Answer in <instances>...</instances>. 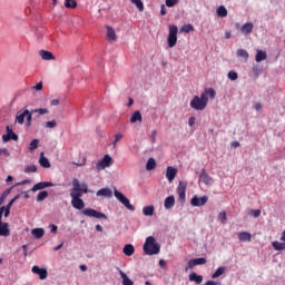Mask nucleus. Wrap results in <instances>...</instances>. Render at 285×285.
Wrapping results in <instances>:
<instances>
[{
	"instance_id": "2",
	"label": "nucleus",
	"mask_w": 285,
	"mask_h": 285,
	"mask_svg": "<svg viewBox=\"0 0 285 285\" xmlns=\"http://www.w3.org/2000/svg\"><path fill=\"white\" fill-rule=\"evenodd\" d=\"M142 248H144L145 255H159L161 250V245L157 243V239H155V236H148L146 238V242Z\"/></svg>"
},
{
	"instance_id": "5",
	"label": "nucleus",
	"mask_w": 285,
	"mask_h": 285,
	"mask_svg": "<svg viewBox=\"0 0 285 285\" xmlns=\"http://www.w3.org/2000/svg\"><path fill=\"white\" fill-rule=\"evenodd\" d=\"M110 166H112V157L105 155V157L96 164V170L101 173V170L110 168Z\"/></svg>"
},
{
	"instance_id": "41",
	"label": "nucleus",
	"mask_w": 285,
	"mask_h": 285,
	"mask_svg": "<svg viewBox=\"0 0 285 285\" xmlns=\"http://www.w3.org/2000/svg\"><path fill=\"white\" fill-rule=\"evenodd\" d=\"M193 30H195V27H193V24H184L180 28V32H185L186 35H188V32H193Z\"/></svg>"
},
{
	"instance_id": "40",
	"label": "nucleus",
	"mask_w": 285,
	"mask_h": 285,
	"mask_svg": "<svg viewBox=\"0 0 285 285\" xmlns=\"http://www.w3.org/2000/svg\"><path fill=\"white\" fill-rule=\"evenodd\" d=\"M134 6L139 10V12H144V2L141 0H130Z\"/></svg>"
},
{
	"instance_id": "4",
	"label": "nucleus",
	"mask_w": 285,
	"mask_h": 285,
	"mask_svg": "<svg viewBox=\"0 0 285 285\" xmlns=\"http://www.w3.org/2000/svg\"><path fill=\"white\" fill-rule=\"evenodd\" d=\"M114 195H115L116 199H118V202H120V204H124L125 208H127L128 210L135 212V206L132 204H130V199L125 197L124 194H121V191L115 189Z\"/></svg>"
},
{
	"instance_id": "6",
	"label": "nucleus",
	"mask_w": 285,
	"mask_h": 285,
	"mask_svg": "<svg viewBox=\"0 0 285 285\" xmlns=\"http://www.w3.org/2000/svg\"><path fill=\"white\" fill-rule=\"evenodd\" d=\"M81 214L86 217H94L95 219H108V216H106V214L92 208L82 209Z\"/></svg>"
},
{
	"instance_id": "39",
	"label": "nucleus",
	"mask_w": 285,
	"mask_h": 285,
	"mask_svg": "<svg viewBox=\"0 0 285 285\" xmlns=\"http://www.w3.org/2000/svg\"><path fill=\"white\" fill-rule=\"evenodd\" d=\"M65 8H68V9L77 8V0H65Z\"/></svg>"
},
{
	"instance_id": "45",
	"label": "nucleus",
	"mask_w": 285,
	"mask_h": 285,
	"mask_svg": "<svg viewBox=\"0 0 285 285\" xmlns=\"http://www.w3.org/2000/svg\"><path fill=\"white\" fill-rule=\"evenodd\" d=\"M227 77H228V79H230V81H237L239 76L237 75V72L235 70H232L228 72Z\"/></svg>"
},
{
	"instance_id": "31",
	"label": "nucleus",
	"mask_w": 285,
	"mask_h": 285,
	"mask_svg": "<svg viewBox=\"0 0 285 285\" xmlns=\"http://www.w3.org/2000/svg\"><path fill=\"white\" fill-rule=\"evenodd\" d=\"M26 115H29V114H28V109H26L23 112L18 114V115L16 116V121H17L18 124H20V126H23V122L26 121Z\"/></svg>"
},
{
	"instance_id": "27",
	"label": "nucleus",
	"mask_w": 285,
	"mask_h": 285,
	"mask_svg": "<svg viewBox=\"0 0 285 285\" xmlns=\"http://www.w3.org/2000/svg\"><path fill=\"white\" fill-rule=\"evenodd\" d=\"M141 111L137 110L131 115L130 124H137V121H142Z\"/></svg>"
},
{
	"instance_id": "43",
	"label": "nucleus",
	"mask_w": 285,
	"mask_h": 285,
	"mask_svg": "<svg viewBox=\"0 0 285 285\" xmlns=\"http://www.w3.org/2000/svg\"><path fill=\"white\" fill-rule=\"evenodd\" d=\"M47 197H48V191L47 190H42V191H40L38 194L37 202H43Z\"/></svg>"
},
{
	"instance_id": "46",
	"label": "nucleus",
	"mask_w": 285,
	"mask_h": 285,
	"mask_svg": "<svg viewBox=\"0 0 285 285\" xmlns=\"http://www.w3.org/2000/svg\"><path fill=\"white\" fill-rule=\"evenodd\" d=\"M45 128H49V129L57 128V120H49L45 122Z\"/></svg>"
},
{
	"instance_id": "13",
	"label": "nucleus",
	"mask_w": 285,
	"mask_h": 285,
	"mask_svg": "<svg viewBox=\"0 0 285 285\" xmlns=\"http://www.w3.org/2000/svg\"><path fill=\"white\" fill-rule=\"evenodd\" d=\"M31 272L35 274V275H39V278L40 279H46L48 277V269L46 268H40L39 266H33Z\"/></svg>"
},
{
	"instance_id": "44",
	"label": "nucleus",
	"mask_w": 285,
	"mask_h": 285,
	"mask_svg": "<svg viewBox=\"0 0 285 285\" xmlns=\"http://www.w3.org/2000/svg\"><path fill=\"white\" fill-rule=\"evenodd\" d=\"M37 148H39V139H33L29 144V150H37Z\"/></svg>"
},
{
	"instance_id": "20",
	"label": "nucleus",
	"mask_w": 285,
	"mask_h": 285,
	"mask_svg": "<svg viewBox=\"0 0 285 285\" xmlns=\"http://www.w3.org/2000/svg\"><path fill=\"white\" fill-rule=\"evenodd\" d=\"M97 197H112V190L110 188H101L97 191Z\"/></svg>"
},
{
	"instance_id": "26",
	"label": "nucleus",
	"mask_w": 285,
	"mask_h": 285,
	"mask_svg": "<svg viewBox=\"0 0 285 285\" xmlns=\"http://www.w3.org/2000/svg\"><path fill=\"white\" fill-rule=\"evenodd\" d=\"M142 215H145V217H153V215H155V206L150 205L144 207Z\"/></svg>"
},
{
	"instance_id": "53",
	"label": "nucleus",
	"mask_w": 285,
	"mask_h": 285,
	"mask_svg": "<svg viewBox=\"0 0 285 285\" xmlns=\"http://www.w3.org/2000/svg\"><path fill=\"white\" fill-rule=\"evenodd\" d=\"M33 90H37V91L43 90V82H42V81L38 82V83L33 87Z\"/></svg>"
},
{
	"instance_id": "56",
	"label": "nucleus",
	"mask_w": 285,
	"mask_h": 285,
	"mask_svg": "<svg viewBox=\"0 0 285 285\" xmlns=\"http://www.w3.org/2000/svg\"><path fill=\"white\" fill-rule=\"evenodd\" d=\"M204 285H222V283L215 281H207Z\"/></svg>"
},
{
	"instance_id": "19",
	"label": "nucleus",
	"mask_w": 285,
	"mask_h": 285,
	"mask_svg": "<svg viewBox=\"0 0 285 285\" xmlns=\"http://www.w3.org/2000/svg\"><path fill=\"white\" fill-rule=\"evenodd\" d=\"M39 55L45 61H55V55H52L50 51L40 50Z\"/></svg>"
},
{
	"instance_id": "61",
	"label": "nucleus",
	"mask_w": 285,
	"mask_h": 285,
	"mask_svg": "<svg viewBox=\"0 0 285 285\" xmlns=\"http://www.w3.org/2000/svg\"><path fill=\"white\" fill-rule=\"evenodd\" d=\"M14 204V199H11L8 205L6 206V208H12V205Z\"/></svg>"
},
{
	"instance_id": "9",
	"label": "nucleus",
	"mask_w": 285,
	"mask_h": 285,
	"mask_svg": "<svg viewBox=\"0 0 285 285\" xmlns=\"http://www.w3.org/2000/svg\"><path fill=\"white\" fill-rule=\"evenodd\" d=\"M208 105L202 100L199 96H195L190 101V108L194 110H206Z\"/></svg>"
},
{
	"instance_id": "50",
	"label": "nucleus",
	"mask_w": 285,
	"mask_h": 285,
	"mask_svg": "<svg viewBox=\"0 0 285 285\" xmlns=\"http://www.w3.org/2000/svg\"><path fill=\"white\" fill-rule=\"evenodd\" d=\"M249 215H252L253 217L257 218L262 215V210L261 209H250L249 210Z\"/></svg>"
},
{
	"instance_id": "49",
	"label": "nucleus",
	"mask_w": 285,
	"mask_h": 285,
	"mask_svg": "<svg viewBox=\"0 0 285 285\" xmlns=\"http://www.w3.org/2000/svg\"><path fill=\"white\" fill-rule=\"evenodd\" d=\"M24 173H27V174L37 173V167L35 165L27 166L24 168Z\"/></svg>"
},
{
	"instance_id": "60",
	"label": "nucleus",
	"mask_w": 285,
	"mask_h": 285,
	"mask_svg": "<svg viewBox=\"0 0 285 285\" xmlns=\"http://www.w3.org/2000/svg\"><path fill=\"white\" fill-rule=\"evenodd\" d=\"M59 99L51 100V106H59Z\"/></svg>"
},
{
	"instance_id": "18",
	"label": "nucleus",
	"mask_w": 285,
	"mask_h": 285,
	"mask_svg": "<svg viewBox=\"0 0 285 285\" xmlns=\"http://www.w3.org/2000/svg\"><path fill=\"white\" fill-rule=\"evenodd\" d=\"M199 180L203 181V184H205L206 186H213V177L206 174V169L202 170Z\"/></svg>"
},
{
	"instance_id": "55",
	"label": "nucleus",
	"mask_w": 285,
	"mask_h": 285,
	"mask_svg": "<svg viewBox=\"0 0 285 285\" xmlns=\"http://www.w3.org/2000/svg\"><path fill=\"white\" fill-rule=\"evenodd\" d=\"M26 184H30V180L26 179V180L14 184L13 186H14V188H17V186H23Z\"/></svg>"
},
{
	"instance_id": "29",
	"label": "nucleus",
	"mask_w": 285,
	"mask_h": 285,
	"mask_svg": "<svg viewBox=\"0 0 285 285\" xmlns=\"http://www.w3.org/2000/svg\"><path fill=\"white\" fill-rule=\"evenodd\" d=\"M31 235H33L36 239H41V237L46 235V230H43V228H35L31 230Z\"/></svg>"
},
{
	"instance_id": "8",
	"label": "nucleus",
	"mask_w": 285,
	"mask_h": 285,
	"mask_svg": "<svg viewBox=\"0 0 285 285\" xmlns=\"http://www.w3.org/2000/svg\"><path fill=\"white\" fill-rule=\"evenodd\" d=\"M186 188H188L187 181H179V185L177 187V195L180 204L186 203Z\"/></svg>"
},
{
	"instance_id": "51",
	"label": "nucleus",
	"mask_w": 285,
	"mask_h": 285,
	"mask_svg": "<svg viewBox=\"0 0 285 285\" xmlns=\"http://www.w3.org/2000/svg\"><path fill=\"white\" fill-rule=\"evenodd\" d=\"M218 219H219V222H222V224H225V222H226V212H220L219 214H218Z\"/></svg>"
},
{
	"instance_id": "24",
	"label": "nucleus",
	"mask_w": 285,
	"mask_h": 285,
	"mask_svg": "<svg viewBox=\"0 0 285 285\" xmlns=\"http://www.w3.org/2000/svg\"><path fill=\"white\" fill-rule=\"evenodd\" d=\"M122 253L127 255V257H132V255H135V246L131 244L125 245Z\"/></svg>"
},
{
	"instance_id": "25",
	"label": "nucleus",
	"mask_w": 285,
	"mask_h": 285,
	"mask_svg": "<svg viewBox=\"0 0 285 285\" xmlns=\"http://www.w3.org/2000/svg\"><path fill=\"white\" fill-rule=\"evenodd\" d=\"M120 277L122 279V285H135V282L124 273V271H119Z\"/></svg>"
},
{
	"instance_id": "17",
	"label": "nucleus",
	"mask_w": 285,
	"mask_h": 285,
	"mask_svg": "<svg viewBox=\"0 0 285 285\" xmlns=\"http://www.w3.org/2000/svg\"><path fill=\"white\" fill-rule=\"evenodd\" d=\"M268 59V53L262 49H256V57L255 61L256 63H262V61H266Z\"/></svg>"
},
{
	"instance_id": "1",
	"label": "nucleus",
	"mask_w": 285,
	"mask_h": 285,
	"mask_svg": "<svg viewBox=\"0 0 285 285\" xmlns=\"http://www.w3.org/2000/svg\"><path fill=\"white\" fill-rule=\"evenodd\" d=\"M88 184L80 183L79 179L73 178L72 179V188L70 190V197H71V206L76 210H83L86 208V203L83 199V195H88Z\"/></svg>"
},
{
	"instance_id": "54",
	"label": "nucleus",
	"mask_w": 285,
	"mask_h": 285,
	"mask_svg": "<svg viewBox=\"0 0 285 285\" xmlns=\"http://www.w3.org/2000/svg\"><path fill=\"white\" fill-rule=\"evenodd\" d=\"M0 155H4V157H10V151L7 148L0 149Z\"/></svg>"
},
{
	"instance_id": "23",
	"label": "nucleus",
	"mask_w": 285,
	"mask_h": 285,
	"mask_svg": "<svg viewBox=\"0 0 285 285\" xmlns=\"http://www.w3.org/2000/svg\"><path fill=\"white\" fill-rule=\"evenodd\" d=\"M253 28H254L253 22H246L245 24L242 26L240 32H243V35H250V32H253Z\"/></svg>"
},
{
	"instance_id": "28",
	"label": "nucleus",
	"mask_w": 285,
	"mask_h": 285,
	"mask_svg": "<svg viewBox=\"0 0 285 285\" xmlns=\"http://www.w3.org/2000/svg\"><path fill=\"white\" fill-rule=\"evenodd\" d=\"M175 206V196H168L165 199L164 207L169 210V208H173Z\"/></svg>"
},
{
	"instance_id": "37",
	"label": "nucleus",
	"mask_w": 285,
	"mask_h": 285,
	"mask_svg": "<svg viewBox=\"0 0 285 285\" xmlns=\"http://www.w3.org/2000/svg\"><path fill=\"white\" fill-rule=\"evenodd\" d=\"M237 57H240L242 59H245V61H248V51H246L245 49H238L237 50Z\"/></svg>"
},
{
	"instance_id": "58",
	"label": "nucleus",
	"mask_w": 285,
	"mask_h": 285,
	"mask_svg": "<svg viewBox=\"0 0 285 285\" xmlns=\"http://www.w3.org/2000/svg\"><path fill=\"white\" fill-rule=\"evenodd\" d=\"M166 13H167V11H166V6L161 4L160 14H161L163 17H165Z\"/></svg>"
},
{
	"instance_id": "38",
	"label": "nucleus",
	"mask_w": 285,
	"mask_h": 285,
	"mask_svg": "<svg viewBox=\"0 0 285 285\" xmlns=\"http://www.w3.org/2000/svg\"><path fill=\"white\" fill-rule=\"evenodd\" d=\"M12 188H14V186H11L10 188H8L6 191L2 193V195L0 196V205L3 204V202H6V198L8 197V195H10V193H12Z\"/></svg>"
},
{
	"instance_id": "47",
	"label": "nucleus",
	"mask_w": 285,
	"mask_h": 285,
	"mask_svg": "<svg viewBox=\"0 0 285 285\" xmlns=\"http://www.w3.org/2000/svg\"><path fill=\"white\" fill-rule=\"evenodd\" d=\"M124 139V134H116L114 140V148H117V142Z\"/></svg>"
},
{
	"instance_id": "16",
	"label": "nucleus",
	"mask_w": 285,
	"mask_h": 285,
	"mask_svg": "<svg viewBox=\"0 0 285 285\" xmlns=\"http://www.w3.org/2000/svg\"><path fill=\"white\" fill-rule=\"evenodd\" d=\"M53 184L52 183H49V181H40L38 184H36L31 190L32 193H37V190H43V188H50L52 187Z\"/></svg>"
},
{
	"instance_id": "36",
	"label": "nucleus",
	"mask_w": 285,
	"mask_h": 285,
	"mask_svg": "<svg viewBox=\"0 0 285 285\" xmlns=\"http://www.w3.org/2000/svg\"><path fill=\"white\" fill-rule=\"evenodd\" d=\"M272 246H273L274 250H285V243H279L277 240H274L272 243Z\"/></svg>"
},
{
	"instance_id": "21",
	"label": "nucleus",
	"mask_w": 285,
	"mask_h": 285,
	"mask_svg": "<svg viewBox=\"0 0 285 285\" xmlns=\"http://www.w3.org/2000/svg\"><path fill=\"white\" fill-rule=\"evenodd\" d=\"M107 39L108 41H117V32L110 26H107Z\"/></svg>"
},
{
	"instance_id": "32",
	"label": "nucleus",
	"mask_w": 285,
	"mask_h": 285,
	"mask_svg": "<svg viewBox=\"0 0 285 285\" xmlns=\"http://www.w3.org/2000/svg\"><path fill=\"white\" fill-rule=\"evenodd\" d=\"M155 168H157V161L155 158H149L146 164V170H155Z\"/></svg>"
},
{
	"instance_id": "64",
	"label": "nucleus",
	"mask_w": 285,
	"mask_h": 285,
	"mask_svg": "<svg viewBox=\"0 0 285 285\" xmlns=\"http://www.w3.org/2000/svg\"><path fill=\"white\" fill-rule=\"evenodd\" d=\"M57 230H58L57 225H51V233H57Z\"/></svg>"
},
{
	"instance_id": "57",
	"label": "nucleus",
	"mask_w": 285,
	"mask_h": 285,
	"mask_svg": "<svg viewBox=\"0 0 285 285\" xmlns=\"http://www.w3.org/2000/svg\"><path fill=\"white\" fill-rule=\"evenodd\" d=\"M195 121H196V118H195V117H189V119H188V125H189L190 127H193V126H195Z\"/></svg>"
},
{
	"instance_id": "34",
	"label": "nucleus",
	"mask_w": 285,
	"mask_h": 285,
	"mask_svg": "<svg viewBox=\"0 0 285 285\" xmlns=\"http://www.w3.org/2000/svg\"><path fill=\"white\" fill-rule=\"evenodd\" d=\"M226 273V267L220 266L216 269V272L212 275V279H217V277H222V274Z\"/></svg>"
},
{
	"instance_id": "7",
	"label": "nucleus",
	"mask_w": 285,
	"mask_h": 285,
	"mask_svg": "<svg viewBox=\"0 0 285 285\" xmlns=\"http://www.w3.org/2000/svg\"><path fill=\"white\" fill-rule=\"evenodd\" d=\"M3 210L6 207H1L0 209V237H10V228L8 227V223H3Z\"/></svg>"
},
{
	"instance_id": "52",
	"label": "nucleus",
	"mask_w": 285,
	"mask_h": 285,
	"mask_svg": "<svg viewBox=\"0 0 285 285\" xmlns=\"http://www.w3.org/2000/svg\"><path fill=\"white\" fill-rule=\"evenodd\" d=\"M167 8H174V6H177V0H166Z\"/></svg>"
},
{
	"instance_id": "35",
	"label": "nucleus",
	"mask_w": 285,
	"mask_h": 285,
	"mask_svg": "<svg viewBox=\"0 0 285 285\" xmlns=\"http://www.w3.org/2000/svg\"><path fill=\"white\" fill-rule=\"evenodd\" d=\"M216 12L218 17H222V18L228 17V10L224 6L218 7Z\"/></svg>"
},
{
	"instance_id": "14",
	"label": "nucleus",
	"mask_w": 285,
	"mask_h": 285,
	"mask_svg": "<svg viewBox=\"0 0 285 285\" xmlns=\"http://www.w3.org/2000/svg\"><path fill=\"white\" fill-rule=\"evenodd\" d=\"M206 258H194V259H190L188 263H187V267H186V271H188V268H194V266H203L204 264H206Z\"/></svg>"
},
{
	"instance_id": "12",
	"label": "nucleus",
	"mask_w": 285,
	"mask_h": 285,
	"mask_svg": "<svg viewBox=\"0 0 285 285\" xmlns=\"http://www.w3.org/2000/svg\"><path fill=\"white\" fill-rule=\"evenodd\" d=\"M191 206L199 207V206H206L208 204V196L197 197L194 196L190 200Z\"/></svg>"
},
{
	"instance_id": "62",
	"label": "nucleus",
	"mask_w": 285,
	"mask_h": 285,
	"mask_svg": "<svg viewBox=\"0 0 285 285\" xmlns=\"http://www.w3.org/2000/svg\"><path fill=\"white\" fill-rule=\"evenodd\" d=\"M159 266H160V268H165V266H166V261L160 259V261H159Z\"/></svg>"
},
{
	"instance_id": "59",
	"label": "nucleus",
	"mask_w": 285,
	"mask_h": 285,
	"mask_svg": "<svg viewBox=\"0 0 285 285\" xmlns=\"http://www.w3.org/2000/svg\"><path fill=\"white\" fill-rule=\"evenodd\" d=\"M4 217H10V209L8 207H4Z\"/></svg>"
},
{
	"instance_id": "10",
	"label": "nucleus",
	"mask_w": 285,
	"mask_h": 285,
	"mask_svg": "<svg viewBox=\"0 0 285 285\" xmlns=\"http://www.w3.org/2000/svg\"><path fill=\"white\" fill-rule=\"evenodd\" d=\"M7 134L2 135V141L4 144H8V141L12 140V141H19V135H17L12 128H10V126L6 127Z\"/></svg>"
},
{
	"instance_id": "63",
	"label": "nucleus",
	"mask_w": 285,
	"mask_h": 285,
	"mask_svg": "<svg viewBox=\"0 0 285 285\" xmlns=\"http://www.w3.org/2000/svg\"><path fill=\"white\" fill-rule=\"evenodd\" d=\"M254 107H255V110H262V104H255L254 105Z\"/></svg>"
},
{
	"instance_id": "3",
	"label": "nucleus",
	"mask_w": 285,
	"mask_h": 285,
	"mask_svg": "<svg viewBox=\"0 0 285 285\" xmlns=\"http://www.w3.org/2000/svg\"><path fill=\"white\" fill-rule=\"evenodd\" d=\"M178 32H179V29L177 28V26L175 24L169 26V35H168L167 41L170 48H175V46H177Z\"/></svg>"
},
{
	"instance_id": "42",
	"label": "nucleus",
	"mask_w": 285,
	"mask_h": 285,
	"mask_svg": "<svg viewBox=\"0 0 285 285\" xmlns=\"http://www.w3.org/2000/svg\"><path fill=\"white\" fill-rule=\"evenodd\" d=\"M31 112L38 114V115H48V112H50V110H48V108H38V109H32Z\"/></svg>"
},
{
	"instance_id": "22",
	"label": "nucleus",
	"mask_w": 285,
	"mask_h": 285,
	"mask_svg": "<svg viewBox=\"0 0 285 285\" xmlns=\"http://www.w3.org/2000/svg\"><path fill=\"white\" fill-rule=\"evenodd\" d=\"M189 282H195V284H202V282H204V276L197 275V273L191 272L189 274Z\"/></svg>"
},
{
	"instance_id": "30",
	"label": "nucleus",
	"mask_w": 285,
	"mask_h": 285,
	"mask_svg": "<svg viewBox=\"0 0 285 285\" xmlns=\"http://www.w3.org/2000/svg\"><path fill=\"white\" fill-rule=\"evenodd\" d=\"M252 237L253 236L248 232H242L238 234L239 242H250Z\"/></svg>"
},
{
	"instance_id": "11",
	"label": "nucleus",
	"mask_w": 285,
	"mask_h": 285,
	"mask_svg": "<svg viewBox=\"0 0 285 285\" xmlns=\"http://www.w3.org/2000/svg\"><path fill=\"white\" fill-rule=\"evenodd\" d=\"M217 92L213 88L205 89L200 95V100H203L208 106V99H215Z\"/></svg>"
},
{
	"instance_id": "15",
	"label": "nucleus",
	"mask_w": 285,
	"mask_h": 285,
	"mask_svg": "<svg viewBox=\"0 0 285 285\" xmlns=\"http://www.w3.org/2000/svg\"><path fill=\"white\" fill-rule=\"evenodd\" d=\"M166 177L169 183H173L175 180V177H177V168L173 166L167 167Z\"/></svg>"
},
{
	"instance_id": "48",
	"label": "nucleus",
	"mask_w": 285,
	"mask_h": 285,
	"mask_svg": "<svg viewBox=\"0 0 285 285\" xmlns=\"http://www.w3.org/2000/svg\"><path fill=\"white\" fill-rule=\"evenodd\" d=\"M32 115H35V112L28 110V114H26L27 117V126H32Z\"/></svg>"
},
{
	"instance_id": "33",
	"label": "nucleus",
	"mask_w": 285,
	"mask_h": 285,
	"mask_svg": "<svg viewBox=\"0 0 285 285\" xmlns=\"http://www.w3.org/2000/svg\"><path fill=\"white\" fill-rule=\"evenodd\" d=\"M39 164L40 166H42V168H50V160H48V158H46L43 154H41L40 156Z\"/></svg>"
}]
</instances>
